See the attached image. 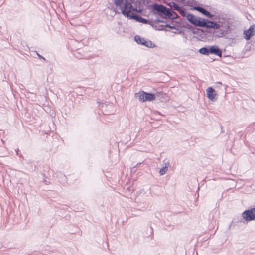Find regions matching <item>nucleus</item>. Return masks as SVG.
I'll list each match as a JSON object with an SVG mask.
<instances>
[{"label":"nucleus","mask_w":255,"mask_h":255,"mask_svg":"<svg viewBox=\"0 0 255 255\" xmlns=\"http://www.w3.org/2000/svg\"><path fill=\"white\" fill-rule=\"evenodd\" d=\"M132 0H115L114 4L121 11L122 13L127 17H130L135 11L131 2Z\"/></svg>","instance_id":"f257e3e1"},{"label":"nucleus","mask_w":255,"mask_h":255,"mask_svg":"<svg viewBox=\"0 0 255 255\" xmlns=\"http://www.w3.org/2000/svg\"><path fill=\"white\" fill-rule=\"evenodd\" d=\"M135 99L140 102L152 101L155 99L156 96L152 93H146L143 91H140L134 95Z\"/></svg>","instance_id":"f03ea898"},{"label":"nucleus","mask_w":255,"mask_h":255,"mask_svg":"<svg viewBox=\"0 0 255 255\" xmlns=\"http://www.w3.org/2000/svg\"><path fill=\"white\" fill-rule=\"evenodd\" d=\"M187 19L191 24L194 25L195 26L199 27H202V26H204L203 22L205 19L195 16L192 14H189L188 15Z\"/></svg>","instance_id":"7ed1b4c3"},{"label":"nucleus","mask_w":255,"mask_h":255,"mask_svg":"<svg viewBox=\"0 0 255 255\" xmlns=\"http://www.w3.org/2000/svg\"><path fill=\"white\" fill-rule=\"evenodd\" d=\"M242 216L246 221H252L255 219V208L245 210L242 214Z\"/></svg>","instance_id":"20e7f679"},{"label":"nucleus","mask_w":255,"mask_h":255,"mask_svg":"<svg viewBox=\"0 0 255 255\" xmlns=\"http://www.w3.org/2000/svg\"><path fill=\"white\" fill-rule=\"evenodd\" d=\"M134 39L137 43L144 45L147 47L152 48L155 46V44L151 41H146L145 39L139 36H135Z\"/></svg>","instance_id":"39448f33"},{"label":"nucleus","mask_w":255,"mask_h":255,"mask_svg":"<svg viewBox=\"0 0 255 255\" xmlns=\"http://www.w3.org/2000/svg\"><path fill=\"white\" fill-rule=\"evenodd\" d=\"M153 9L156 10L158 13L162 14L165 16L169 14V9L161 4H154L153 5Z\"/></svg>","instance_id":"423d86ee"},{"label":"nucleus","mask_w":255,"mask_h":255,"mask_svg":"<svg viewBox=\"0 0 255 255\" xmlns=\"http://www.w3.org/2000/svg\"><path fill=\"white\" fill-rule=\"evenodd\" d=\"M244 38L246 40H249L255 35V25H251L249 28L244 31Z\"/></svg>","instance_id":"0eeeda50"},{"label":"nucleus","mask_w":255,"mask_h":255,"mask_svg":"<svg viewBox=\"0 0 255 255\" xmlns=\"http://www.w3.org/2000/svg\"><path fill=\"white\" fill-rule=\"evenodd\" d=\"M204 26H202L203 27H205L207 28H212L214 29H218L220 28L221 25L217 23H215L213 21H211L208 20L207 19H204Z\"/></svg>","instance_id":"6e6552de"},{"label":"nucleus","mask_w":255,"mask_h":255,"mask_svg":"<svg viewBox=\"0 0 255 255\" xmlns=\"http://www.w3.org/2000/svg\"><path fill=\"white\" fill-rule=\"evenodd\" d=\"M207 97L212 101H215V96L217 94L216 91L212 88L209 87L206 90Z\"/></svg>","instance_id":"1a4fd4ad"},{"label":"nucleus","mask_w":255,"mask_h":255,"mask_svg":"<svg viewBox=\"0 0 255 255\" xmlns=\"http://www.w3.org/2000/svg\"><path fill=\"white\" fill-rule=\"evenodd\" d=\"M210 53L214 54L219 57L222 56L221 50L216 46H212L209 48Z\"/></svg>","instance_id":"9d476101"},{"label":"nucleus","mask_w":255,"mask_h":255,"mask_svg":"<svg viewBox=\"0 0 255 255\" xmlns=\"http://www.w3.org/2000/svg\"><path fill=\"white\" fill-rule=\"evenodd\" d=\"M129 18L134 19L136 21L140 22V23H144V24L148 23V21L147 19L142 18V17H141L139 15H134L132 14Z\"/></svg>","instance_id":"9b49d317"},{"label":"nucleus","mask_w":255,"mask_h":255,"mask_svg":"<svg viewBox=\"0 0 255 255\" xmlns=\"http://www.w3.org/2000/svg\"><path fill=\"white\" fill-rule=\"evenodd\" d=\"M193 9L197 10L198 11H199L200 12H201L203 14L206 15V16H207L209 18H211L212 17V15L209 13V12H208V11H207L206 10H205L204 8H203L202 7L196 6V7H194L193 8Z\"/></svg>","instance_id":"f8f14e48"},{"label":"nucleus","mask_w":255,"mask_h":255,"mask_svg":"<svg viewBox=\"0 0 255 255\" xmlns=\"http://www.w3.org/2000/svg\"><path fill=\"white\" fill-rule=\"evenodd\" d=\"M169 166V162L167 161L165 162H164V166L160 169L159 171V174L160 175H163L166 173L167 172L168 168Z\"/></svg>","instance_id":"ddd939ff"},{"label":"nucleus","mask_w":255,"mask_h":255,"mask_svg":"<svg viewBox=\"0 0 255 255\" xmlns=\"http://www.w3.org/2000/svg\"><path fill=\"white\" fill-rule=\"evenodd\" d=\"M177 11L182 16L186 17V18L187 17V15L189 14V13H188L186 10L182 7H180Z\"/></svg>","instance_id":"4468645a"},{"label":"nucleus","mask_w":255,"mask_h":255,"mask_svg":"<svg viewBox=\"0 0 255 255\" xmlns=\"http://www.w3.org/2000/svg\"><path fill=\"white\" fill-rule=\"evenodd\" d=\"M168 12L169 14L167 15L166 16L168 17L169 18L175 19L177 17V14L170 9H169Z\"/></svg>","instance_id":"2eb2a0df"},{"label":"nucleus","mask_w":255,"mask_h":255,"mask_svg":"<svg viewBox=\"0 0 255 255\" xmlns=\"http://www.w3.org/2000/svg\"><path fill=\"white\" fill-rule=\"evenodd\" d=\"M199 52L203 55H208L210 53L209 49L206 47L201 48L199 50Z\"/></svg>","instance_id":"dca6fc26"},{"label":"nucleus","mask_w":255,"mask_h":255,"mask_svg":"<svg viewBox=\"0 0 255 255\" xmlns=\"http://www.w3.org/2000/svg\"><path fill=\"white\" fill-rule=\"evenodd\" d=\"M168 5L169 6H170L171 8H173L174 10H178L180 6H179L177 4H176L175 2H169Z\"/></svg>","instance_id":"f3484780"},{"label":"nucleus","mask_w":255,"mask_h":255,"mask_svg":"<svg viewBox=\"0 0 255 255\" xmlns=\"http://www.w3.org/2000/svg\"><path fill=\"white\" fill-rule=\"evenodd\" d=\"M37 56L40 58H42L43 59V60H45V59L41 55H39L38 53H37Z\"/></svg>","instance_id":"a211bd4d"},{"label":"nucleus","mask_w":255,"mask_h":255,"mask_svg":"<svg viewBox=\"0 0 255 255\" xmlns=\"http://www.w3.org/2000/svg\"><path fill=\"white\" fill-rule=\"evenodd\" d=\"M155 21L156 22H161V21H160V20H157V19H155Z\"/></svg>","instance_id":"6ab92c4d"},{"label":"nucleus","mask_w":255,"mask_h":255,"mask_svg":"<svg viewBox=\"0 0 255 255\" xmlns=\"http://www.w3.org/2000/svg\"><path fill=\"white\" fill-rule=\"evenodd\" d=\"M167 26H168V27H169V28H172V27H171V26H168V25H167Z\"/></svg>","instance_id":"aec40b11"}]
</instances>
